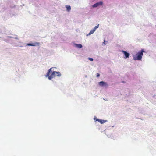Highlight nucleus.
<instances>
[{"label": "nucleus", "instance_id": "9", "mask_svg": "<svg viewBox=\"0 0 156 156\" xmlns=\"http://www.w3.org/2000/svg\"><path fill=\"white\" fill-rule=\"evenodd\" d=\"M66 8L67 9V10L69 11L71 10V7L69 5H66Z\"/></svg>", "mask_w": 156, "mask_h": 156}, {"label": "nucleus", "instance_id": "14", "mask_svg": "<svg viewBox=\"0 0 156 156\" xmlns=\"http://www.w3.org/2000/svg\"><path fill=\"white\" fill-rule=\"evenodd\" d=\"M103 43H104V44H105V40H104V42H103Z\"/></svg>", "mask_w": 156, "mask_h": 156}, {"label": "nucleus", "instance_id": "12", "mask_svg": "<svg viewBox=\"0 0 156 156\" xmlns=\"http://www.w3.org/2000/svg\"><path fill=\"white\" fill-rule=\"evenodd\" d=\"M88 59L90 60V61H93V59L92 58H88Z\"/></svg>", "mask_w": 156, "mask_h": 156}, {"label": "nucleus", "instance_id": "6", "mask_svg": "<svg viewBox=\"0 0 156 156\" xmlns=\"http://www.w3.org/2000/svg\"><path fill=\"white\" fill-rule=\"evenodd\" d=\"M99 84L101 86H107V84L106 82L103 81H101L99 82Z\"/></svg>", "mask_w": 156, "mask_h": 156}, {"label": "nucleus", "instance_id": "4", "mask_svg": "<svg viewBox=\"0 0 156 156\" xmlns=\"http://www.w3.org/2000/svg\"><path fill=\"white\" fill-rule=\"evenodd\" d=\"M103 4V2L102 1L100 2H98L92 5V7L93 8H95L97 7L99 5H102Z\"/></svg>", "mask_w": 156, "mask_h": 156}, {"label": "nucleus", "instance_id": "2", "mask_svg": "<svg viewBox=\"0 0 156 156\" xmlns=\"http://www.w3.org/2000/svg\"><path fill=\"white\" fill-rule=\"evenodd\" d=\"M144 51L143 49L139 51L136 55L133 56V59L135 60H140L141 59Z\"/></svg>", "mask_w": 156, "mask_h": 156}, {"label": "nucleus", "instance_id": "10", "mask_svg": "<svg viewBox=\"0 0 156 156\" xmlns=\"http://www.w3.org/2000/svg\"><path fill=\"white\" fill-rule=\"evenodd\" d=\"M76 46L79 48H81L82 47V45L81 44H77Z\"/></svg>", "mask_w": 156, "mask_h": 156}, {"label": "nucleus", "instance_id": "7", "mask_svg": "<svg viewBox=\"0 0 156 156\" xmlns=\"http://www.w3.org/2000/svg\"><path fill=\"white\" fill-rule=\"evenodd\" d=\"M122 52L123 53L126 57V58H128L129 55V54L126 51H123Z\"/></svg>", "mask_w": 156, "mask_h": 156}, {"label": "nucleus", "instance_id": "13", "mask_svg": "<svg viewBox=\"0 0 156 156\" xmlns=\"http://www.w3.org/2000/svg\"><path fill=\"white\" fill-rule=\"evenodd\" d=\"M100 74L98 73L97 74V77H98L99 76Z\"/></svg>", "mask_w": 156, "mask_h": 156}, {"label": "nucleus", "instance_id": "1", "mask_svg": "<svg viewBox=\"0 0 156 156\" xmlns=\"http://www.w3.org/2000/svg\"><path fill=\"white\" fill-rule=\"evenodd\" d=\"M51 69V68L49 69L46 75V77H48V78L50 80H51L52 78L55 76H60L61 75V73L59 72L53 71L51 75H50V73Z\"/></svg>", "mask_w": 156, "mask_h": 156}, {"label": "nucleus", "instance_id": "5", "mask_svg": "<svg viewBox=\"0 0 156 156\" xmlns=\"http://www.w3.org/2000/svg\"><path fill=\"white\" fill-rule=\"evenodd\" d=\"M95 120L96 121H98L99 122H100L101 124L104 123L105 122L107 121V120L101 119H96Z\"/></svg>", "mask_w": 156, "mask_h": 156}, {"label": "nucleus", "instance_id": "11", "mask_svg": "<svg viewBox=\"0 0 156 156\" xmlns=\"http://www.w3.org/2000/svg\"><path fill=\"white\" fill-rule=\"evenodd\" d=\"M99 25V24H98L97 26H95L94 27V29H93L94 30V31H95L96 30V29H97Z\"/></svg>", "mask_w": 156, "mask_h": 156}, {"label": "nucleus", "instance_id": "8", "mask_svg": "<svg viewBox=\"0 0 156 156\" xmlns=\"http://www.w3.org/2000/svg\"><path fill=\"white\" fill-rule=\"evenodd\" d=\"M94 31H95L93 29L91 30L90 31L89 33L87 35V36H88L90 35L91 34H93L94 32Z\"/></svg>", "mask_w": 156, "mask_h": 156}, {"label": "nucleus", "instance_id": "3", "mask_svg": "<svg viewBox=\"0 0 156 156\" xmlns=\"http://www.w3.org/2000/svg\"><path fill=\"white\" fill-rule=\"evenodd\" d=\"M40 43L38 42H34L31 43H28L27 45L28 46H38L40 45Z\"/></svg>", "mask_w": 156, "mask_h": 156}]
</instances>
